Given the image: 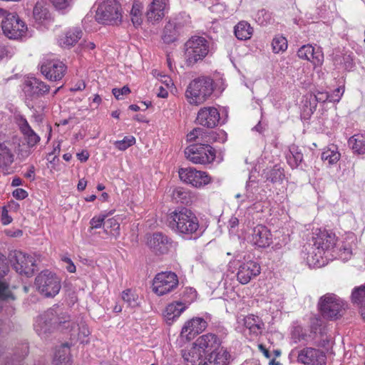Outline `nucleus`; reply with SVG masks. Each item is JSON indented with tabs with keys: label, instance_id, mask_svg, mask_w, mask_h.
<instances>
[{
	"label": "nucleus",
	"instance_id": "59",
	"mask_svg": "<svg viewBox=\"0 0 365 365\" xmlns=\"http://www.w3.org/2000/svg\"><path fill=\"white\" fill-rule=\"evenodd\" d=\"M239 225V220L235 216H232L228 221V227L231 229L235 228Z\"/></svg>",
	"mask_w": 365,
	"mask_h": 365
},
{
	"label": "nucleus",
	"instance_id": "1",
	"mask_svg": "<svg viewBox=\"0 0 365 365\" xmlns=\"http://www.w3.org/2000/svg\"><path fill=\"white\" fill-rule=\"evenodd\" d=\"M76 326L78 327V339L83 341V339L90 334L89 329L85 322L82 319L80 322L71 319L61 307L54 305L37 317L34 329L39 336H41L55 328L71 331Z\"/></svg>",
	"mask_w": 365,
	"mask_h": 365
},
{
	"label": "nucleus",
	"instance_id": "27",
	"mask_svg": "<svg viewBox=\"0 0 365 365\" xmlns=\"http://www.w3.org/2000/svg\"><path fill=\"white\" fill-rule=\"evenodd\" d=\"M242 322L245 327L253 336H257L261 334L264 329V323L258 316L248 314L243 318Z\"/></svg>",
	"mask_w": 365,
	"mask_h": 365
},
{
	"label": "nucleus",
	"instance_id": "34",
	"mask_svg": "<svg viewBox=\"0 0 365 365\" xmlns=\"http://www.w3.org/2000/svg\"><path fill=\"white\" fill-rule=\"evenodd\" d=\"M83 32L79 28H73L66 32V36L60 39V44L63 47H69L75 44L81 37Z\"/></svg>",
	"mask_w": 365,
	"mask_h": 365
},
{
	"label": "nucleus",
	"instance_id": "19",
	"mask_svg": "<svg viewBox=\"0 0 365 365\" xmlns=\"http://www.w3.org/2000/svg\"><path fill=\"white\" fill-rule=\"evenodd\" d=\"M24 91L26 96L38 98L48 93L50 86L41 80L31 77L25 81Z\"/></svg>",
	"mask_w": 365,
	"mask_h": 365
},
{
	"label": "nucleus",
	"instance_id": "48",
	"mask_svg": "<svg viewBox=\"0 0 365 365\" xmlns=\"http://www.w3.org/2000/svg\"><path fill=\"white\" fill-rule=\"evenodd\" d=\"M336 254L342 261L345 262L351 258L352 255V250L349 246L344 245L337 250Z\"/></svg>",
	"mask_w": 365,
	"mask_h": 365
},
{
	"label": "nucleus",
	"instance_id": "49",
	"mask_svg": "<svg viewBox=\"0 0 365 365\" xmlns=\"http://www.w3.org/2000/svg\"><path fill=\"white\" fill-rule=\"evenodd\" d=\"M106 217V216L105 215H99L93 217L90 221L91 229L100 228L102 226Z\"/></svg>",
	"mask_w": 365,
	"mask_h": 365
},
{
	"label": "nucleus",
	"instance_id": "14",
	"mask_svg": "<svg viewBox=\"0 0 365 365\" xmlns=\"http://www.w3.org/2000/svg\"><path fill=\"white\" fill-rule=\"evenodd\" d=\"M180 180L192 187L200 188L211 182V177L204 171L193 168H180L178 171Z\"/></svg>",
	"mask_w": 365,
	"mask_h": 365
},
{
	"label": "nucleus",
	"instance_id": "55",
	"mask_svg": "<svg viewBox=\"0 0 365 365\" xmlns=\"http://www.w3.org/2000/svg\"><path fill=\"white\" fill-rule=\"evenodd\" d=\"M1 221L4 225H9L12 222V217L9 215L8 210L5 207L2 210Z\"/></svg>",
	"mask_w": 365,
	"mask_h": 365
},
{
	"label": "nucleus",
	"instance_id": "61",
	"mask_svg": "<svg viewBox=\"0 0 365 365\" xmlns=\"http://www.w3.org/2000/svg\"><path fill=\"white\" fill-rule=\"evenodd\" d=\"M82 48L83 50H93L95 48L96 45L93 42L90 41H84L83 43H81Z\"/></svg>",
	"mask_w": 365,
	"mask_h": 365
},
{
	"label": "nucleus",
	"instance_id": "29",
	"mask_svg": "<svg viewBox=\"0 0 365 365\" xmlns=\"http://www.w3.org/2000/svg\"><path fill=\"white\" fill-rule=\"evenodd\" d=\"M299 58L319 63L323 58L322 55L314 51V48L309 44L302 46L297 51Z\"/></svg>",
	"mask_w": 365,
	"mask_h": 365
},
{
	"label": "nucleus",
	"instance_id": "50",
	"mask_svg": "<svg viewBox=\"0 0 365 365\" xmlns=\"http://www.w3.org/2000/svg\"><path fill=\"white\" fill-rule=\"evenodd\" d=\"M9 266L4 255L0 253V279L3 278L9 272Z\"/></svg>",
	"mask_w": 365,
	"mask_h": 365
},
{
	"label": "nucleus",
	"instance_id": "20",
	"mask_svg": "<svg viewBox=\"0 0 365 365\" xmlns=\"http://www.w3.org/2000/svg\"><path fill=\"white\" fill-rule=\"evenodd\" d=\"M16 123L29 148L35 147L40 141V136L32 129L28 120L21 115L16 117Z\"/></svg>",
	"mask_w": 365,
	"mask_h": 365
},
{
	"label": "nucleus",
	"instance_id": "17",
	"mask_svg": "<svg viewBox=\"0 0 365 365\" xmlns=\"http://www.w3.org/2000/svg\"><path fill=\"white\" fill-rule=\"evenodd\" d=\"M220 116L218 110L212 106L201 108L197 112V123L205 128H213L218 125Z\"/></svg>",
	"mask_w": 365,
	"mask_h": 365
},
{
	"label": "nucleus",
	"instance_id": "6",
	"mask_svg": "<svg viewBox=\"0 0 365 365\" xmlns=\"http://www.w3.org/2000/svg\"><path fill=\"white\" fill-rule=\"evenodd\" d=\"M103 24L118 26L123 20V9L118 0H103L99 2L95 16Z\"/></svg>",
	"mask_w": 365,
	"mask_h": 365
},
{
	"label": "nucleus",
	"instance_id": "63",
	"mask_svg": "<svg viewBox=\"0 0 365 365\" xmlns=\"http://www.w3.org/2000/svg\"><path fill=\"white\" fill-rule=\"evenodd\" d=\"M86 88V84L84 82H80L78 83H76L74 87L71 88V91H83Z\"/></svg>",
	"mask_w": 365,
	"mask_h": 365
},
{
	"label": "nucleus",
	"instance_id": "12",
	"mask_svg": "<svg viewBox=\"0 0 365 365\" xmlns=\"http://www.w3.org/2000/svg\"><path fill=\"white\" fill-rule=\"evenodd\" d=\"M178 277L175 272H164L156 274L153 282V291L158 296L167 294L178 286Z\"/></svg>",
	"mask_w": 365,
	"mask_h": 365
},
{
	"label": "nucleus",
	"instance_id": "5",
	"mask_svg": "<svg viewBox=\"0 0 365 365\" xmlns=\"http://www.w3.org/2000/svg\"><path fill=\"white\" fill-rule=\"evenodd\" d=\"M214 91L213 80L208 76H200L192 80L185 91V98L191 105L203 103Z\"/></svg>",
	"mask_w": 365,
	"mask_h": 365
},
{
	"label": "nucleus",
	"instance_id": "58",
	"mask_svg": "<svg viewBox=\"0 0 365 365\" xmlns=\"http://www.w3.org/2000/svg\"><path fill=\"white\" fill-rule=\"evenodd\" d=\"M34 173H35V167L34 165H30L26 173H24V177L28 179H30L31 180H34L35 178Z\"/></svg>",
	"mask_w": 365,
	"mask_h": 365
},
{
	"label": "nucleus",
	"instance_id": "62",
	"mask_svg": "<svg viewBox=\"0 0 365 365\" xmlns=\"http://www.w3.org/2000/svg\"><path fill=\"white\" fill-rule=\"evenodd\" d=\"M258 348L263 353V354L264 355V356L267 359H270L272 355L270 354V352L269 351V350L262 344H259L258 345Z\"/></svg>",
	"mask_w": 365,
	"mask_h": 365
},
{
	"label": "nucleus",
	"instance_id": "39",
	"mask_svg": "<svg viewBox=\"0 0 365 365\" xmlns=\"http://www.w3.org/2000/svg\"><path fill=\"white\" fill-rule=\"evenodd\" d=\"M263 175L267 180L272 183L282 182L284 177V170L278 165H274L271 169L264 170Z\"/></svg>",
	"mask_w": 365,
	"mask_h": 365
},
{
	"label": "nucleus",
	"instance_id": "10",
	"mask_svg": "<svg viewBox=\"0 0 365 365\" xmlns=\"http://www.w3.org/2000/svg\"><path fill=\"white\" fill-rule=\"evenodd\" d=\"M4 34L9 38L17 39L25 35L27 26L16 13H8L1 23Z\"/></svg>",
	"mask_w": 365,
	"mask_h": 365
},
{
	"label": "nucleus",
	"instance_id": "11",
	"mask_svg": "<svg viewBox=\"0 0 365 365\" xmlns=\"http://www.w3.org/2000/svg\"><path fill=\"white\" fill-rule=\"evenodd\" d=\"M9 257L16 272L28 277L33 275L36 264L32 256L19 250H14L10 252Z\"/></svg>",
	"mask_w": 365,
	"mask_h": 365
},
{
	"label": "nucleus",
	"instance_id": "33",
	"mask_svg": "<svg viewBox=\"0 0 365 365\" xmlns=\"http://www.w3.org/2000/svg\"><path fill=\"white\" fill-rule=\"evenodd\" d=\"M180 34L181 32L168 20L163 29L162 39L164 43L170 44L177 41Z\"/></svg>",
	"mask_w": 365,
	"mask_h": 365
},
{
	"label": "nucleus",
	"instance_id": "47",
	"mask_svg": "<svg viewBox=\"0 0 365 365\" xmlns=\"http://www.w3.org/2000/svg\"><path fill=\"white\" fill-rule=\"evenodd\" d=\"M135 143V138L133 136L128 135L124 137L121 140H117L114 143V145L120 150H125L127 148Z\"/></svg>",
	"mask_w": 365,
	"mask_h": 365
},
{
	"label": "nucleus",
	"instance_id": "44",
	"mask_svg": "<svg viewBox=\"0 0 365 365\" xmlns=\"http://www.w3.org/2000/svg\"><path fill=\"white\" fill-rule=\"evenodd\" d=\"M272 46L273 52L275 53L284 51L287 48V41L282 36H277L272 40Z\"/></svg>",
	"mask_w": 365,
	"mask_h": 365
},
{
	"label": "nucleus",
	"instance_id": "22",
	"mask_svg": "<svg viewBox=\"0 0 365 365\" xmlns=\"http://www.w3.org/2000/svg\"><path fill=\"white\" fill-rule=\"evenodd\" d=\"M148 245L155 254L164 255L169 250L171 240L162 232H155L148 240Z\"/></svg>",
	"mask_w": 365,
	"mask_h": 365
},
{
	"label": "nucleus",
	"instance_id": "35",
	"mask_svg": "<svg viewBox=\"0 0 365 365\" xmlns=\"http://www.w3.org/2000/svg\"><path fill=\"white\" fill-rule=\"evenodd\" d=\"M348 143L354 153L357 154L365 153V133L354 135L349 139Z\"/></svg>",
	"mask_w": 365,
	"mask_h": 365
},
{
	"label": "nucleus",
	"instance_id": "16",
	"mask_svg": "<svg viewBox=\"0 0 365 365\" xmlns=\"http://www.w3.org/2000/svg\"><path fill=\"white\" fill-rule=\"evenodd\" d=\"M66 71V65L58 60H44L41 64V73L50 81H60Z\"/></svg>",
	"mask_w": 365,
	"mask_h": 365
},
{
	"label": "nucleus",
	"instance_id": "30",
	"mask_svg": "<svg viewBox=\"0 0 365 365\" xmlns=\"http://www.w3.org/2000/svg\"><path fill=\"white\" fill-rule=\"evenodd\" d=\"M33 18L38 24H42L51 19V14L43 1H38L35 4L33 9Z\"/></svg>",
	"mask_w": 365,
	"mask_h": 365
},
{
	"label": "nucleus",
	"instance_id": "13",
	"mask_svg": "<svg viewBox=\"0 0 365 365\" xmlns=\"http://www.w3.org/2000/svg\"><path fill=\"white\" fill-rule=\"evenodd\" d=\"M291 354H297V361L304 365H326L327 363L325 353L313 347L294 349Z\"/></svg>",
	"mask_w": 365,
	"mask_h": 365
},
{
	"label": "nucleus",
	"instance_id": "32",
	"mask_svg": "<svg viewBox=\"0 0 365 365\" xmlns=\"http://www.w3.org/2000/svg\"><path fill=\"white\" fill-rule=\"evenodd\" d=\"M186 305L181 302H174L169 304L165 310L164 315L168 321H173L186 309Z\"/></svg>",
	"mask_w": 365,
	"mask_h": 365
},
{
	"label": "nucleus",
	"instance_id": "53",
	"mask_svg": "<svg viewBox=\"0 0 365 365\" xmlns=\"http://www.w3.org/2000/svg\"><path fill=\"white\" fill-rule=\"evenodd\" d=\"M315 101L319 103H325L327 101H330V94L327 92H319L318 91L314 94Z\"/></svg>",
	"mask_w": 365,
	"mask_h": 365
},
{
	"label": "nucleus",
	"instance_id": "21",
	"mask_svg": "<svg viewBox=\"0 0 365 365\" xmlns=\"http://www.w3.org/2000/svg\"><path fill=\"white\" fill-rule=\"evenodd\" d=\"M207 322L200 317H195L187 321L181 330V336L187 340L192 339L196 335L202 332L207 327Z\"/></svg>",
	"mask_w": 365,
	"mask_h": 365
},
{
	"label": "nucleus",
	"instance_id": "37",
	"mask_svg": "<svg viewBox=\"0 0 365 365\" xmlns=\"http://www.w3.org/2000/svg\"><path fill=\"white\" fill-rule=\"evenodd\" d=\"M340 157L338 148L335 145H331L324 149L321 158L323 161H327L329 165H333L339 160Z\"/></svg>",
	"mask_w": 365,
	"mask_h": 365
},
{
	"label": "nucleus",
	"instance_id": "52",
	"mask_svg": "<svg viewBox=\"0 0 365 365\" xmlns=\"http://www.w3.org/2000/svg\"><path fill=\"white\" fill-rule=\"evenodd\" d=\"M112 93L117 99H120V96L128 95L130 93V90L127 86H125L121 88H113Z\"/></svg>",
	"mask_w": 365,
	"mask_h": 365
},
{
	"label": "nucleus",
	"instance_id": "31",
	"mask_svg": "<svg viewBox=\"0 0 365 365\" xmlns=\"http://www.w3.org/2000/svg\"><path fill=\"white\" fill-rule=\"evenodd\" d=\"M172 197L176 202L185 205L191 204L195 199V195L190 190L180 187L173 190Z\"/></svg>",
	"mask_w": 365,
	"mask_h": 365
},
{
	"label": "nucleus",
	"instance_id": "28",
	"mask_svg": "<svg viewBox=\"0 0 365 365\" xmlns=\"http://www.w3.org/2000/svg\"><path fill=\"white\" fill-rule=\"evenodd\" d=\"M169 21L181 34L192 27L191 18L185 12H180L173 15L169 19Z\"/></svg>",
	"mask_w": 365,
	"mask_h": 365
},
{
	"label": "nucleus",
	"instance_id": "41",
	"mask_svg": "<svg viewBox=\"0 0 365 365\" xmlns=\"http://www.w3.org/2000/svg\"><path fill=\"white\" fill-rule=\"evenodd\" d=\"M122 299L128 307L132 308L137 307L140 304L138 295L130 289L122 292Z\"/></svg>",
	"mask_w": 365,
	"mask_h": 365
},
{
	"label": "nucleus",
	"instance_id": "57",
	"mask_svg": "<svg viewBox=\"0 0 365 365\" xmlns=\"http://www.w3.org/2000/svg\"><path fill=\"white\" fill-rule=\"evenodd\" d=\"M4 232L7 236L12 237H21L23 235L22 230L19 229H7L4 230Z\"/></svg>",
	"mask_w": 365,
	"mask_h": 365
},
{
	"label": "nucleus",
	"instance_id": "9",
	"mask_svg": "<svg viewBox=\"0 0 365 365\" xmlns=\"http://www.w3.org/2000/svg\"><path fill=\"white\" fill-rule=\"evenodd\" d=\"M34 284L38 292L46 297H55L61 287L59 277L48 270L39 273L35 279Z\"/></svg>",
	"mask_w": 365,
	"mask_h": 365
},
{
	"label": "nucleus",
	"instance_id": "8",
	"mask_svg": "<svg viewBox=\"0 0 365 365\" xmlns=\"http://www.w3.org/2000/svg\"><path fill=\"white\" fill-rule=\"evenodd\" d=\"M318 305L322 317L331 320L341 317L346 307V303L341 299L332 293H327L322 296Z\"/></svg>",
	"mask_w": 365,
	"mask_h": 365
},
{
	"label": "nucleus",
	"instance_id": "24",
	"mask_svg": "<svg viewBox=\"0 0 365 365\" xmlns=\"http://www.w3.org/2000/svg\"><path fill=\"white\" fill-rule=\"evenodd\" d=\"M194 344L199 347V349L202 350V354H205L207 351L219 350L221 341L217 335L208 333L200 336Z\"/></svg>",
	"mask_w": 365,
	"mask_h": 365
},
{
	"label": "nucleus",
	"instance_id": "3",
	"mask_svg": "<svg viewBox=\"0 0 365 365\" xmlns=\"http://www.w3.org/2000/svg\"><path fill=\"white\" fill-rule=\"evenodd\" d=\"M168 225L175 232L190 237L199 230V220L190 209L183 207L172 212L168 217Z\"/></svg>",
	"mask_w": 365,
	"mask_h": 365
},
{
	"label": "nucleus",
	"instance_id": "7",
	"mask_svg": "<svg viewBox=\"0 0 365 365\" xmlns=\"http://www.w3.org/2000/svg\"><path fill=\"white\" fill-rule=\"evenodd\" d=\"M208 41L200 36H192L184 45V56L188 66H193L202 61L209 53Z\"/></svg>",
	"mask_w": 365,
	"mask_h": 365
},
{
	"label": "nucleus",
	"instance_id": "51",
	"mask_svg": "<svg viewBox=\"0 0 365 365\" xmlns=\"http://www.w3.org/2000/svg\"><path fill=\"white\" fill-rule=\"evenodd\" d=\"M344 92V87H339L336 88L333 93L330 95V101L331 102H339Z\"/></svg>",
	"mask_w": 365,
	"mask_h": 365
},
{
	"label": "nucleus",
	"instance_id": "36",
	"mask_svg": "<svg viewBox=\"0 0 365 365\" xmlns=\"http://www.w3.org/2000/svg\"><path fill=\"white\" fill-rule=\"evenodd\" d=\"M287 162L292 168H296L302 163L303 154L301 150L294 144L289 147V152L286 155Z\"/></svg>",
	"mask_w": 365,
	"mask_h": 365
},
{
	"label": "nucleus",
	"instance_id": "45",
	"mask_svg": "<svg viewBox=\"0 0 365 365\" xmlns=\"http://www.w3.org/2000/svg\"><path fill=\"white\" fill-rule=\"evenodd\" d=\"M48 1L58 11L70 9L74 3V0H48Z\"/></svg>",
	"mask_w": 365,
	"mask_h": 365
},
{
	"label": "nucleus",
	"instance_id": "4",
	"mask_svg": "<svg viewBox=\"0 0 365 365\" xmlns=\"http://www.w3.org/2000/svg\"><path fill=\"white\" fill-rule=\"evenodd\" d=\"M314 245L307 257V262L309 266L321 267L324 264L323 257L326 252L335 250L337 237L335 234L329 230H319L313 237Z\"/></svg>",
	"mask_w": 365,
	"mask_h": 365
},
{
	"label": "nucleus",
	"instance_id": "42",
	"mask_svg": "<svg viewBox=\"0 0 365 365\" xmlns=\"http://www.w3.org/2000/svg\"><path fill=\"white\" fill-rule=\"evenodd\" d=\"M69 351L68 347L63 346L56 351L53 364L54 365H63L66 364L69 361Z\"/></svg>",
	"mask_w": 365,
	"mask_h": 365
},
{
	"label": "nucleus",
	"instance_id": "18",
	"mask_svg": "<svg viewBox=\"0 0 365 365\" xmlns=\"http://www.w3.org/2000/svg\"><path fill=\"white\" fill-rule=\"evenodd\" d=\"M260 272L261 267L259 264L255 261L249 260L240 265L237 278L242 284H247L252 279L258 276Z\"/></svg>",
	"mask_w": 365,
	"mask_h": 365
},
{
	"label": "nucleus",
	"instance_id": "56",
	"mask_svg": "<svg viewBox=\"0 0 365 365\" xmlns=\"http://www.w3.org/2000/svg\"><path fill=\"white\" fill-rule=\"evenodd\" d=\"M62 261L67 264L66 268L68 272L70 273H74L76 272V266L69 257H62Z\"/></svg>",
	"mask_w": 365,
	"mask_h": 365
},
{
	"label": "nucleus",
	"instance_id": "43",
	"mask_svg": "<svg viewBox=\"0 0 365 365\" xmlns=\"http://www.w3.org/2000/svg\"><path fill=\"white\" fill-rule=\"evenodd\" d=\"M142 6L138 2H134L130 11V16L133 24L138 27L143 22L142 19Z\"/></svg>",
	"mask_w": 365,
	"mask_h": 365
},
{
	"label": "nucleus",
	"instance_id": "26",
	"mask_svg": "<svg viewBox=\"0 0 365 365\" xmlns=\"http://www.w3.org/2000/svg\"><path fill=\"white\" fill-rule=\"evenodd\" d=\"M182 356L186 365H201L200 361L202 356V350L199 349L195 344L186 347L181 351Z\"/></svg>",
	"mask_w": 365,
	"mask_h": 365
},
{
	"label": "nucleus",
	"instance_id": "15",
	"mask_svg": "<svg viewBox=\"0 0 365 365\" xmlns=\"http://www.w3.org/2000/svg\"><path fill=\"white\" fill-rule=\"evenodd\" d=\"M169 9V0H152L145 12L147 21L152 24L159 23Z\"/></svg>",
	"mask_w": 365,
	"mask_h": 365
},
{
	"label": "nucleus",
	"instance_id": "64",
	"mask_svg": "<svg viewBox=\"0 0 365 365\" xmlns=\"http://www.w3.org/2000/svg\"><path fill=\"white\" fill-rule=\"evenodd\" d=\"M86 185H87V181L85 180V179H81L79 181H78V185H77V188L79 191H83L85 190L86 187Z\"/></svg>",
	"mask_w": 365,
	"mask_h": 365
},
{
	"label": "nucleus",
	"instance_id": "38",
	"mask_svg": "<svg viewBox=\"0 0 365 365\" xmlns=\"http://www.w3.org/2000/svg\"><path fill=\"white\" fill-rule=\"evenodd\" d=\"M253 29L247 21H240L235 26V34L240 40H247L251 38Z\"/></svg>",
	"mask_w": 365,
	"mask_h": 365
},
{
	"label": "nucleus",
	"instance_id": "25",
	"mask_svg": "<svg viewBox=\"0 0 365 365\" xmlns=\"http://www.w3.org/2000/svg\"><path fill=\"white\" fill-rule=\"evenodd\" d=\"M230 359V353L221 347L219 350L212 351L205 356L204 362L201 365H228Z\"/></svg>",
	"mask_w": 365,
	"mask_h": 365
},
{
	"label": "nucleus",
	"instance_id": "60",
	"mask_svg": "<svg viewBox=\"0 0 365 365\" xmlns=\"http://www.w3.org/2000/svg\"><path fill=\"white\" fill-rule=\"evenodd\" d=\"M77 158L80 161L86 162L89 158V154L86 150H83L82 152L77 153Z\"/></svg>",
	"mask_w": 365,
	"mask_h": 365
},
{
	"label": "nucleus",
	"instance_id": "46",
	"mask_svg": "<svg viewBox=\"0 0 365 365\" xmlns=\"http://www.w3.org/2000/svg\"><path fill=\"white\" fill-rule=\"evenodd\" d=\"M0 156L2 157V163L5 165H11L14 161V155L4 143H0Z\"/></svg>",
	"mask_w": 365,
	"mask_h": 365
},
{
	"label": "nucleus",
	"instance_id": "40",
	"mask_svg": "<svg viewBox=\"0 0 365 365\" xmlns=\"http://www.w3.org/2000/svg\"><path fill=\"white\" fill-rule=\"evenodd\" d=\"M351 302L359 307L365 306V285L356 287L351 295Z\"/></svg>",
	"mask_w": 365,
	"mask_h": 365
},
{
	"label": "nucleus",
	"instance_id": "54",
	"mask_svg": "<svg viewBox=\"0 0 365 365\" xmlns=\"http://www.w3.org/2000/svg\"><path fill=\"white\" fill-rule=\"evenodd\" d=\"M13 196L16 200H24L28 196V192L22 188H16L13 191Z\"/></svg>",
	"mask_w": 365,
	"mask_h": 365
},
{
	"label": "nucleus",
	"instance_id": "23",
	"mask_svg": "<svg viewBox=\"0 0 365 365\" xmlns=\"http://www.w3.org/2000/svg\"><path fill=\"white\" fill-rule=\"evenodd\" d=\"M251 241L259 247H267L272 242V234L266 226L257 225L252 230Z\"/></svg>",
	"mask_w": 365,
	"mask_h": 365
},
{
	"label": "nucleus",
	"instance_id": "2",
	"mask_svg": "<svg viewBox=\"0 0 365 365\" xmlns=\"http://www.w3.org/2000/svg\"><path fill=\"white\" fill-rule=\"evenodd\" d=\"M190 142L197 141L185 150L186 158L195 164L212 163L216 157L215 150L210 145L216 140L214 132H205L200 128H194L187 135Z\"/></svg>",
	"mask_w": 365,
	"mask_h": 365
}]
</instances>
